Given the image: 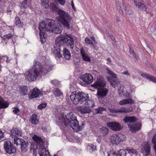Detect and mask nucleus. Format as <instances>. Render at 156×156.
Listing matches in <instances>:
<instances>
[{
  "label": "nucleus",
  "instance_id": "30",
  "mask_svg": "<svg viewBox=\"0 0 156 156\" xmlns=\"http://www.w3.org/2000/svg\"><path fill=\"white\" fill-rule=\"evenodd\" d=\"M38 153L40 156H51L49 151L44 148H40Z\"/></svg>",
  "mask_w": 156,
  "mask_h": 156
},
{
  "label": "nucleus",
  "instance_id": "51",
  "mask_svg": "<svg viewBox=\"0 0 156 156\" xmlns=\"http://www.w3.org/2000/svg\"><path fill=\"white\" fill-rule=\"evenodd\" d=\"M59 3L62 5H64L66 3L65 0H57Z\"/></svg>",
  "mask_w": 156,
  "mask_h": 156
},
{
  "label": "nucleus",
  "instance_id": "44",
  "mask_svg": "<svg viewBox=\"0 0 156 156\" xmlns=\"http://www.w3.org/2000/svg\"><path fill=\"white\" fill-rule=\"evenodd\" d=\"M126 150L128 152L131 154H136V150L133 148H126Z\"/></svg>",
  "mask_w": 156,
  "mask_h": 156
},
{
  "label": "nucleus",
  "instance_id": "10",
  "mask_svg": "<svg viewBox=\"0 0 156 156\" xmlns=\"http://www.w3.org/2000/svg\"><path fill=\"white\" fill-rule=\"evenodd\" d=\"M4 148L6 152L10 154L15 153L16 150V148L9 140L4 142Z\"/></svg>",
  "mask_w": 156,
  "mask_h": 156
},
{
  "label": "nucleus",
  "instance_id": "54",
  "mask_svg": "<svg viewBox=\"0 0 156 156\" xmlns=\"http://www.w3.org/2000/svg\"><path fill=\"white\" fill-rule=\"evenodd\" d=\"M51 83L54 86H56L58 83V81L55 80H53L51 81Z\"/></svg>",
  "mask_w": 156,
  "mask_h": 156
},
{
  "label": "nucleus",
  "instance_id": "6",
  "mask_svg": "<svg viewBox=\"0 0 156 156\" xmlns=\"http://www.w3.org/2000/svg\"><path fill=\"white\" fill-rule=\"evenodd\" d=\"M86 94L82 92H77L74 91L71 93L70 96V100L75 105L78 104H81L83 100H85L87 98Z\"/></svg>",
  "mask_w": 156,
  "mask_h": 156
},
{
  "label": "nucleus",
  "instance_id": "49",
  "mask_svg": "<svg viewBox=\"0 0 156 156\" xmlns=\"http://www.w3.org/2000/svg\"><path fill=\"white\" fill-rule=\"evenodd\" d=\"M13 108L14 109L13 110V112L15 114H17L20 111V109L18 108Z\"/></svg>",
  "mask_w": 156,
  "mask_h": 156
},
{
  "label": "nucleus",
  "instance_id": "14",
  "mask_svg": "<svg viewBox=\"0 0 156 156\" xmlns=\"http://www.w3.org/2000/svg\"><path fill=\"white\" fill-rule=\"evenodd\" d=\"M126 153L124 149H121L116 152L113 151L107 152L108 156H126Z\"/></svg>",
  "mask_w": 156,
  "mask_h": 156
},
{
  "label": "nucleus",
  "instance_id": "24",
  "mask_svg": "<svg viewBox=\"0 0 156 156\" xmlns=\"http://www.w3.org/2000/svg\"><path fill=\"white\" fill-rule=\"evenodd\" d=\"M9 105L8 102L5 101L2 97L0 96V109L6 108Z\"/></svg>",
  "mask_w": 156,
  "mask_h": 156
},
{
  "label": "nucleus",
  "instance_id": "23",
  "mask_svg": "<svg viewBox=\"0 0 156 156\" xmlns=\"http://www.w3.org/2000/svg\"><path fill=\"white\" fill-rule=\"evenodd\" d=\"M141 76L143 77H144L147 80L152 81L153 83H156V77L153 76L149 75L146 73H142L141 74Z\"/></svg>",
  "mask_w": 156,
  "mask_h": 156
},
{
  "label": "nucleus",
  "instance_id": "40",
  "mask_svg": "<svg viewBox=\"0 0 156 156\" xmlns=\"http://www.w3.org/2000/svg\"><path fill=\"white\" fill-rule=\"evenodd\" d=\"M144 149L146 155H149L150 153V147L148 145H147V146L144 148Z\"/></svg>",
  "mask_w": 156,
  "mask_h": 156
},
{
  "label": "nucleus",
  "instance_id": "27",
  "mask_svg": "<svg viewBox=\"0 0 156 156\" xmlns=\"http://www.w3.org/2000/svg\"><path fill=\"white\" fill-rule=\"evenodd\" d=\"M63 55L64 58L67 60H69L71 57L70 53L69 50L65 48H63Z\"/></svg>",
  "mask_w": 156,
  "mask_h": 156
},
{
  "label": "nucleus",
  "instance_id": "2",
  "mask_svg": "<svg viewBox=\"0 0 156 156\" xmlns=\"http://www.w3.org/2000/svg\"><path fill=\"white\" fill-rule=\"evenodd\" d=\"M73 36L71 34H64V35H60L55 40V44L54 46V51L55 56L60 58L62 56L60 53L61 46L62 45L66 44L68 47L73 49L74 47V40Z\"/></svg>",
  "mask_w": 156,
  "mask_h": 156
},
{
  "label": "nucleus",
  "instance_id": "5",
  "mask_svg": "<svg viewBox=\"0 0 156 156\" xmlns=\"http://www.w3.org/2000/svg\"><path fill=\"white\" fill-rule=\"evenodd\" d=\"M57 13L59 16L58 20L59 21L68 29L70 28L69 22L70 20V17L69 15L65 11L59 9L57 11Z\"/></svg>",
  "mask_w": 156,
  "mask_h": 156
},
{
  "label": "nucleus",
  "instance_id": "1",
  "mask_svg": "<svg viewBox=\"0 0 156 156\" xmlns=\"http://www.w3.org/2000/svg\"><path fill=\"white\" fill-rule=\"evenodd\" d=\"M56 21L50 19H46L40 23L39 29L40 41L42 44L44 43L46 39V31H52V32L56 34H60L62 28L60 26L55 27V24Z\"/></svg>",
  "mask_w": 156,
  "mask_h": 156
},
{
  "label": "nucleus",
  "instance_id": "8",
  "mask_svg": "<svg viewBox=\"0 0 156 156\" xmlns=\"http://www.w3.org/2000/svg\"><path fill=\"white\" fill-rule=\"evenodd\" d=\"M14 144L17 146L20 145L21 151L23 153L27 151L28 146L29 145L27 141H26L21 138H17L14 140Z\"/></svg>",
  "mask_w": 156,
  "mask_h": 156
},
{
  "label": "nucleus",
  "instance_id": "4",
  "mask_svg": "<svg viewBox=\"0 0 156 156\" xmlns=\"http://www.w3.org/2000/svg\"><path fill=\"white\" fill-rule=\"evenodd\" d=\"M37 66L36 64L35 61L34 62V65L32 67V69H30L27 73L26 76V78L29 81H34L40 75V72H39Z\"/></svg>",
  "mask_w": 156,
  "mask_h": 156
},
{
  "label": "nucleus",
  "instance_id": "35",
  "mask_svg": "<svg viewBox=\"0 0 156 156\" xmlns=\"http://www.w3.org/2000/svg\"><path fill=\"white\" fill-rule=\"evenodd\" d=\"M124 9L126 10L127 14L129 15L132 14V7L131 6L129 5L127 7L125 6L124 7Z\"/></svg>",
  "mask_w": 156,
  "mask_h": 156
},
{
  "label": "nucleus",
  "instance_id": "46",
  "mask_svg": "<svg viewBox=\"0 0 156 156\" xmlns=\"http://www.w3.org/2000/svg\"><path fill=\"white\" fill-rule=\"evenodd\" d=\"M47 105L46 103H42L39 105L38 107V108L40 110H41L43 108H45Z\"/></svg>",
  "mask_w": 156,
  "mask_h": 156
},
{
  "label": "nucleus",
  "instance_id": "55",
  "mask_svg": "<svg viewBox=\"0 0 156 156\" xmlns=\"http://www.w3.org/2000/svg\"><path fill=\"white\" fill-rule=\"evenodd\" d=\"M4 133L2 130L0 129V140L3 139L4 136Z\"/></svg>",
  "mask_w": 156,
  "mask_h": 156
},
{
  "label": "nucleus",
  "instance_id": "61",
  "mask_svg": "<svg viewBox=\"0 0 156 156\" xmlns=\"http://www.w3.org/2000/svg\"><path fill=\"white\" fill-rule=\"evenodd\" d=\"M101 109V111H103V110L104 109V108H101L100 107H99L98 108V113H101V112L100 111V109Z\"/></svg>",
  "mask_w": 156,
  "mask_h": 156
},
{
  "label": "nucleus",
  "instance_id": "32",
  "mask_svg": "<svg viewBox=\"0 0 156 156\" xmlns=\"http://www.w3.org/2000/svg\"><path fill=\"white\" fill-rule=\"evenodd\" d=\"M87 150L91 153L96 151V146L92 144H88L87 146Z\"/></svg>",
  "mask_w": 156,
  "mask_h": 156
},
{
  "label": "nucleus",
  "instance_id": "48",
  "mask_svg": "<svg viewBox=\"0 0 156 156\" xmlns=\"http://www.w3.org/2000/svg\"><path fill=\"white\" fill-rule=\"evenodd\" d=\"M117 10H119V13L122 15H123V11L122 9V8L120 6H117L116 7Z\"/></svg>",
  "mask_w": 156,
  "mask_h": 156
},
{
  "label": "nucleus",
  "instance_id": "12",
  "mask_svg": "<svg viewBox=\"0 0 156 156\" xmlns=\"http://www.w3.org/2000/svg\"><path fill=\"white\" fill-rule=\"evenodd\" d=\"M22 134V130L16 128H13L11 130L10 133V136L14 138V140L21 136Z\"/></svg>",
  "mask_w": 156,
  "mask_h": 156
},
{
  "label": "nucleus",
  "instance_id": "45",
  "mask_svg": "<svg viewBox=\"0 0 156 156\" xmlns=\"http://www.w3.org/2000/svg\"><path fill=\"white\" fill-rule=\"evenodd\" d=\"M108 80L110 82V85L112 86L115 87V81L111 79L109 77H108Z\"/></svg>",
  "mask_w": 156,
  "mask_h": 156
},
{
  "label": "nucleus",
  "instance_id": "58",
  "mask_svg": "<svg viewBox=\"0 0 156 156\" xmlns=\"http://www.w3.org/2000/svg\"><path fill=\"white\" fill-rule=\"evenodd\" d=\"M71 6L72 8L74 10H75L76 9V8L75 7L74 5L73 2V0H72L71 2Z\"/></svg>",
  "mask_w": 156,
  "mask_h": 156
},
{
  "label": "nucleus",
  "instance_id": "7",
  "mask_svg": "<svg viewBox=\"0 0 156 156\" xmlns=\"http://www.w3.org/2000/svg\"><path fill=\"white\" fill-rule=\"evenodd\" d=\"M80 79L81 80L78 81V83L83 86L90 84L93 81L92 75L91 74L87 73L80 76Z\"/></svg>",
  "mask_w": 156,
  "mask_h": 156
},
{
  "label": "nucleus",
  "instance_id": "26",
  "mask_svg": "<svg viewBox=\"0 0 156 156\" xmlns=\"http://www.w3.org/2000/svg\"><path fill=\"white\" fill-rule=\"evenodd\" d=\"M135 5L136 6H138V9L140 10L146 11L147 9V7L146 5L141 2H137L136 0H133Z\"/></svg>",
  "mask_w": 156,
  "mask_h": 156
},
{
  "label": "nucleus",
  "instance_id": "60",
  "mask_svg": "<svg viewBox=\"0 0 156 156\" xmlns=\"http://www.w3.org/2000/svg\"><path fill=\"white\" fill-rule=\"evenodd\" d=\"M123 74L127 75V76H129V73L128 72V71H124L123 73Z\"/></svg>",
  "mask_w": 156,
  "mask_h": 156
},
{
  "label": "nucleus",
  "instance_id": "39",
  "mask_svg": "<svg viewBox=\"0 0 156 156\" xmlns=\"http://www.w3.org/2000/svg\"><path fill=\"white\" fill-rule=\"evenodd\" d=\"M34 140L37 143H41L42 142V139L41 137L37 136L36 135H34L33 137Z\"/></svg>",
  "mask_w": 156,
  "mask_h": 156
},
{
  "label": "nucleus",
  "instance_id": "31",
  "mask_svg": "<svg viewBox=\"0 0 156 156\" xmlns=\"http://www.w3.org/2000/svg\"><path fill=\"white\" fill-rule=\"evenodd\" d=\"M19 90L21 94L22 95H25L27 94L28 87L26 86H20L19 88Z\"/></svg>",
  "mask_w": 156,
  "mask_h": 156
},
{
  "label": "nucleus",
  "instance_id": "41",
  "mask_svg": "<svg viewBox=\"0 0 156 156\" xmlns=\"http://www.w3.org/2000/svg\"><path fill=\"white\" fill-rule=\"evenodd\" d=\"M50 7L51 9L53 11H56L58 9L55 4L54 3H50Z\"/></svg>",
  "mask_w": 156,
  "mask_h": 156
},
{
  "label": "nucleus",
  "instance_id": "47",
  "mask_svg": "<svg viewBox=\"0 0 156 156\" xmlns=\"http://www.w3.org/2000/svg\"><path fill=\"white\" fill-rule=\"evenodd\" d=\"M24 0V1H23L21 3V7L24 9H26L27 8V1Z\"/></svg>",
  "mask_w": 156,
  "mask_h": 156
},
{
  "label": "nucleus",
  "instance_id": "21",
  "mask_svg": "<svg viewBox=\"0 0 156 156\" xmlns=\"http://www.w3.org/2000/svg\"><path fill=\"white\" fill-rule=\"evenodd\" d=\"M106 81L105 79L101 76L98 78V88H103L106 87Z\"/></svg>",
  "mask_w": 156,
  "mask_h": 156
},
{
  "label": "nucleus",
  "instance_id": "43",
  "mask_svg": "<svg viewBox=\"0 0 156 156\" xmlns=\"http://www.w3.org/2000/svg\"><path fill=\"white\" fill-rule=\"evenodd\" d=\"M129 51L130 53V54H131L133 56L134 58L136 59V60L137 59V58H138V56H137L136 55L135 53L134 52L133 50L131 49V48L130 47L129 48Z\"/></svg>",
  "mask_w": 156,
  "mask_h": 156
},
{
  "label": "nucleus",
  "instance_id": "38",
  "mask_svg": "<svg viewBox=\"0 0 156 156\" xmlns=\"http://www.w3.org/2000/svg\"><path fill=\"white\" fill-rule=\"evenodd\" d=\"M42 5L44 8L47 9L49 7V0H41Z\"/></svg>",
  "mask_w": 156,
  "mask_h": 156
},
{
  "label": "nucleus",
  "instance_id": "59",
  "mask_svg": "<svg viewBox=\"0 0 156 156\" xmlns=\"http://www.w3.org/2000/svg\"><path fill=\"white\" fill-rule=\"evenodd\" d=\"M41 129L43 130V132H46L47 130L46 128L44 126H43L41 127Z\"/></svg>",
  "mask_w": 156,
  "mask_h": 156
},
{
  "label": "nucleus",
  "instance_id": "22",
  "mask_svg": "<svg viewBox=\"0 0 156 156\" xmlns=\"http://www.w3.org/2000/svg\"><path fill=\"white\" fill-rule=\"evenodd\" d=\"M80 53L82 56L83 60L85 61L90 62L91 61V59L90 57L88 56V55L85 53L84 49L83 48L80 49Z\"/></svg>",
  "mask_w": 156,
  "mask_h": 156
},
{
  "label": "nucleus",
  "instance_id": "53",
  "mask_svg": "<svg viewBox=\"0 0 156 156\" xmlns=\"http://www.w3.org/2000/svg\"><path fill=\"white\" fill-rule=\"evenodd\" d=\"M85 41L86 43L89 44H92V41L89 38H86L85 39Z\"/></svg>",
  "mask_w": 156,
  "mask_h": 156
},
{
  "label": "nucleus",
  "instance_id": "18",
  "mask_svg": "<svg viewBox=\"0 0 156 156\" xmlns=\"http://www.w3.org/2000/svg\"><path fill=\"white\" fill-rule=\"evenodd\" d=\"M132 109L131 108L129 107H122L120 108L119 109H115L114 110L115 113H128L131 112Z\"/></svg>",
  "mask_w": 156,
  "mask_h": 156
},
{
  "label": "nucleus",
  "instance_id": "20",
  "mask_svg": "<svg viewBox=\"0 0 156 156\" xmlns=\"http://www.w3.org/2000/svg\"><path fill=\"white\" fill-rule=\"evenodd\" d=\"M125 123H133L136 121V118L134 116H126L123 119Z\"/></svg>",
  "mask_w": 156,
  "mask_h": 156
},
{
  "label": "nucleus",
  "instance_id": "25",
  "mask_svg": "<svg viewBox=\"0 0 156 156\" xmlns=\"http://www.w3.org/2000/svg\"><path fill=\"white\" fill-rule=\"evenodd\" d=\"M100 136H104L107 135L108 132V129L105 127H102L98 130Z\"/></svg>",
  "mask_w": 156,
  "mask_h": 156
},
{
  "label": "nucleus",
  "instance_id": "42",
  "mask_svg": "<svg viewBox=\"0 0 156 156\" xmlns=\"http://www.w3.org/2000/svg\"><path fill=\"white\" fill-rule=\"evenodd\" d=\"M126 104L132 105L134 103V101L132 98L125 99Z\"/></svg>",
  "mask_w": 156,
  "mask_h": 156
},
{
  "label": "nucleus",
  "instance_id": "64",
  "mask_svg": "<svg viewBox=\"0 0 156 156\" xmlns=\"http://www.w3.org/2000/svg\"><path fill=\"white\" fill-rule=\"evenodd\" d=\"M53 156H60L59 154H58V152L57 153H56V154H55Z\"/></svg>",
  "mask_w": 156,
  "mask_h": 156
},
{
  "label": "nucleus",
  "instance_id": "13",
  "mask_svg": "<svg viewBox=\"0 0 156 156\" xmlns=\"http://www.w3.org/2000/svg\"><path fill=\"white\" fill-rule=\"evenodd\" d=\"M107 126L113 131H118L121 129L120 124L118 122H112L107 123Z\"/></svg>",
  "mask_w": 156,
  "mask_h": 156
},
{
  "label": "nucleus",
  "instance_id": "28",
  "mask_svg": "<svg viewBox=\"0 0 156 156\" xmlns=\"http://www.w3.org/2000/svg\"><path fill=\"white\" fill-rule=\"evenodd\" d=\"M29 121L32 124L36 125L38 123L39 119L37 118V115L36 114H33L29 119Z\"/></svg>",
  "mask_w": 156,
  "mask_h": 156
},
{
  "label": "nucleus",
  "instance_id": "9",
  "mask_svg": "<svg viewBox=\"0 0 156 156\" xmlns=\"http://www.w3.org/2000/svg\"><path fill=\"white\" fill-rule=\"evenodd\" d=\"M126 138L125 136L121 133L114 134L111 136V141L112 144L117 145L124 141Z\"/></svg>",
  "mask_w": 156,
  "mask_h": 156
},
{
  "label": "nucleus",
  "instance_id": "34",
  "mask_svg": "<svg viewBox=\"0 0 156 156\" xmlns=\"http://www.w3.org/2000/svg\"><path fill=\"white\" fill-rule=\"evenodd\" d=\"M15 24L16 26L19 27H22L23 23L20 21V18L17 16H16L15 19Z\"/></svg>",
  "mask_w": 156,
  "mask_h": 156
},
{
  "label": "nucleus",
  "instance_id": "3",
  "mask_svg": "<svg viewBox=\"0 0 156 156\" xmlns=\"http://www.w3.org/2000/svg\"><path fill=\"white\" fill-rule=\"evenodd\" d=\"M66 120L64 122V125L67 126L69 125L74 132H77L81 130L84 128L85 122L84 121L81 122L82 124L79 126V122L77 119L76 115L72 112L68 113L66 116Z\"/></svg>",
  "mask_w": 156,
  "mask_h": 156
},
{
  "label": "nucleus",
  "instance_id": "15",
  "mask_svg": "<svg viewBox=\"0 0 156 156\" xmlns=\"http://www.w3.org/2000/svg\"><path fill=\"white\" fill-rule=\"evenodd\" d=\"M87 96V98H85V100H83L81 104L83 106L85 105L89 108L91 107L93 108V107L94 106V102L92 100H90L88 99L89 97L88 95L87 94H86Z\"/></svg>",
  "mask_w": 156,
  "mask_h": 156
},
{
  "label": "nucleus",
  "instance_id": "52",
  "mask_svg": "<svg viewBox=\"0 0 156 156\" xmlns=\"http://www.w3.org/2000/svg\"><path fill=\"white\" fill-rule=\"evenodd\" d=\"M6 28L7 29L10 30L11 32L14 31V29L12 26H6Z\"/></svg>",
  "mask_w": 156,
  "mask_h": 156
},
{
  "label": "nucleus",
  "instance_id": "11",
  "mask_svg": "<svg viewBox=\"0 0 156 156\" xmlns=\"http://www.w3.org/2000/svg\"><path fill=\"white\" fill-rule=\"evenodd\" d=\"M36 64L37 66H39V67L37 66L40 72V75L42 74L43 75H45L51 69V68L47 65L44 64L42 66L41 65V63L37 61H35Z\"/></svg>",
  "mask_w": 156,
  "mask_h": 156
},
{
  "label": "nucleus",
  "instance_id": "17",
  "mask_svg": "<svg viewBox=\"0 0 156 156\" xmlns=\"http://www.w3.org/2000/svg\"><path fill=\"white\" fill-rule=\"evenodd\" d=\"M130 130L132 133H135L137 131L140 130L141 124L140 123H136L129 126Z\"/></svg>",
  "mask_w": 156,
  "mask_h": 156
},
{
  "label": "nucleus",
  "instance_id": "50",
  "mask_svg": "<svg viewBox=\"0 0 156 156\" xmlns=\"http://www.w3.org/2000/svg\"><path fill=\"white\" fill-rule=\"evenodd\" d=\"M119 104L120 105H126L125 99H122L119 102Z\"/></svg>",
  "mask_w": 156,
  "mask_h": 156
},
{
  "label": "nucleus",
  "instance_id": "33",
  "mask_svg": "<svg viewBox=\"0 0 156 156\" xmlns=\"http://www.w3.org/2000/svg\"><path fill=\"white\" fill-rule=\"evenodd\" d=\"M53 93L55 97L62 96L63 93L58 88H56L53 91Z\"/></svg>",
  "mask_w": 156,
  "mask_h": 156
},
{
  "label": "nucleus",
  "instance_id": "37",
  "mask_svg": "<svg viewBox=\"0 0 156 156\" xmlns=\"http://www.w3.org/2000/svg\"><path fill=\"white\" fill-rule=\"evenodd\" d=\"M14 37L13 34L9 33L5 35H4L2 37V38L3 40H9V39H11Z\"/></svg>",
  "mask_w": 156,
  "mask_h": 156
},
{
  "label": "nucleus",
  "instance_id": "63",
  "mask_svg": "<svg viewBox=\"0 0 156 156\" xmlns=\"http://www.w3.org/2000/svg\"><path fill=\"white\" fill-rule=\"evenodd\" d=\"M107 60L109 62H112L111 58H107Z\"/></svg>",
  "mask_w": 156,
  "mask_h": 156
},
{
  "label": "nucleus",
  "instance_id": "19",
  "mask_svg": "<svg viewBox=\"0 0 156 156\" xmlns=\"http://www.w3.org/2000/svg\"><path fill=\"white\" fill-rule=\"evenodd\" d=\"M109 90L107 88H98V96L101 98L106 96L108 93Z\"/></svg>",
  "mask_w": 156,
  "mask_h": 156
},
{
  "label": "nucleus",
  "instance_id": "29",
  "mask_svg": "<svg viewBox=\"0 0 156 156\" xmlns=\"http://www.w3.org/2000/svg\"><path fill=\"white\" fill-rule=\"evenodd\" d=\"M79 110L81 113L83 114L89 113L91 111L90 108L85 105L80 107Z\"/></svg>",
  "mask_w": 156,
  "mask_h": 156
},
{
  "label": "nucleus",
  "instance_id": "16",
  "mask_svg": "<svg viewBox=\"0 0 156 156\" xmlns=\"http://www.w3.org/2000/svg\"><path fill=\"white\" fill-rule=\"evenodd\" d=\"M42 93L37 88H34L30 93L29 97L30 98H34L38 97L42 94Z\"/></svg>",
  "mask_w": 156,
  "mask_h": 156
},
{
  "label": "nucleus",
  "instance_id": "36",
  "mask_svg": "<svg viewBox=\"0 0 156 156\" xmlns=\"http://www.w3.org/2000/svg\"><path fill=\"white\" fill-rule=\"evenodd\" d=\"M107 73L109 75L112 76V77L114 78H116V74L113 71H111L109 69V68L108 67H107L106 68Z\"/></svg>",
  "mask_w": 156,
  "mask_h": 156
},
{
  "label": "nucleus",
  "instance_id": "56",
  "mask_svg": "<svg viewBox=\"0 0 156 156\" xmlns=\"http://www.w3.org/2000/svg\"><path fill=\"white\" fill-rule=\"evenodd\" d=\"M92 86L96 88H98V79H97V80L94 84L92 85Z\"/></svg>",
  "mask_w": 156,
  "mask_h": 156
},
{
  "label": "nucleus",
  "instance_id": "57",
  "mask_svg": "<svg viewBox=\"0 0 156 156\" xmlns=\"http://www.w3.org/2000/svg\"><path fill=\"white\" fill-rule=\"evenodd\" d=\"M152 143H156V134L154 136L152 139Z\"/></svg>",
  "mask_w": 156,
  "mask_h": 156
},
{
  "label": "nucleus",
  "instance_id": "62",
  "mask_svg": "<svg viewBox=\"0 0 156 156\" xmlns=\"http://www.w3.org/2000/svg\"><path fill=\"white\" fill-rule=\"evenodd\" d=\"M154 144V148L156 152V143H153Z\"/></svg>",
  "mask_w": 156,
  "mask_h": 156
}]
</instances>
